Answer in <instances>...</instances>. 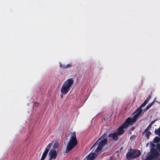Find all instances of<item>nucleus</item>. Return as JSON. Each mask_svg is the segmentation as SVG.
Returning <instances> with one entry per match:
<instances>
[{"instance_id":"9b49d317","label":"nucleus","mask_w":160,"mask_h":160,"mask_svg":"<svg viewBox=\"0 0 160 160\" xmlns=\"http://www.w3.org/2000/svg\"><path fill=\"white\" fill-rule=\"evenodd\" d=\"M150 98H151V96L150 95H149L148 96L147 99L138 108V109H142L141 108L142 107L145 106L146 104H147L148 102L149 99Z\"/></svg>"},{"instance_id":"4468645a","label":"nucleus","mask_w":160,"mask_h":160,"mask_svg":"<svg viewBox=\"0 0 160 160\" xmlns=\"http://www.w3.org/2000/svg\"><path fill=\"white\" fill-rule=\"evenodd\" d=\"M153 141L155 143L159 142L160 141V139L158 137H156L154 139Z\"/></svg>"},{"instance_id":"5701e85b","label":"nucleus","mask_w":160,"mask_h":160,"mask_svg":"<svg viewBox=\"0 0 160 160\" xmlns=\"http://www.w3.org/2000/svg\"><path fill=\"white\" fill-rule=\"evenodd\" d=\"M133 130V128H132V130Z\"/></svg>"},{"instance_id":"20e7f679","label":"nucleus","mask_w":160,"mask_h":160,"mask_svg":"<svg viewBox=\"0 0 160 160\" xmlns=\"http://www.w3.org/2000/svg\"><path fill=\"white\" fill-rule=\"evenodd\" d=\"M73 83V80L72 78L69 79L65 81L63 83L61 90L62 94L63 95L67 94Z\"/></svg>"},{"instance_id":"1a4fd4ad","label":"nucleus","mask_w":160,"mask_h":160,"mask_svg":"<svg viewBox=\"0 0 160 160\" xmlns=\"http://www.w3.org/2000/svg\"><path fill=\"white\" fill-rule=\"evenodd\" d=\"M118 135H119L117 132H115L113 133L109 134L108 137L112 138L114 141H116L118 139Z\"/></svg>"},{"instance_id":"b1692460","label":"nucleus","mask_w":160,"mask_h":160,"mask_svg":"<svg viewBox=\"0 0 160 160\" xmlns=\"http://www.w3.org/2000/svg\"><path fill=\"white\" fill-rule=\"evenodd\" d=\"M133 130V128H132V130Z\"/></svg>"},{"instance_id":"ddd939ff","label":"nucleus","mask_w":160,"mask_h":160,"mask_svg":"<svg viewBox=\"0 0 160 160\" xmlns=\"http://www.w3.org/2000/svg\"><path fill=\"white\" fill-rule=\"evenodd\" d=\"M144 133H145V137L148 139L149 138V135L151 134V132L149 131H147L145 132H144Z\"/></svg>"},{"instance_id":"f8f14e48","label":"nucleus","mask_w":160,"mask_h":160,"mask_svg":"<svg viewBox=\"0 0 160 160\" xmlns=\"http://www.w3.org/2000/svg\"><path fill=\"white\" fill-rule=\"evenodd\" d=\"M72 67V65L71 64H68L67 65L62 64L61 63H60V67L62 69H66Z\"/></svg>"},{"instance_id":"f257e3e1","label":"nucleus","mask_w":160,"mask_h":160,"mask_svg":"<svg viewBox=\"0 0 160 160\" xmlns=\"http://www.w3.org/2000/svg\"><path fill=\"white\" fill-rule=\"evenodd\" d=\"M107 141V133L106 132L104 133L94 143L91 148L95 147L98 145V147L96 149L95 152L97 153L101 151L102 147L105 146L106 144Z\"/></svg>"},{"instance_id":"aec40b11","label":"nucleus","mask_w":160,"mask_h":160,"mask_svg":"<svg viewBox=\"0 0 160 160\" xmlns=\"http://www.w3.org/2000/svg\"><path fill=\"white\" fill-rule=\"evenodd\" d=\"M155 122V120L153 121H152V122H151V123H150V124L152 125V124H153V123Z\"/></svg>"},{"instance_id":"6e6552de","label":"nucleus","mask_w":160,"mask_h":160,"mask_svg":"<svg viewBox=\"0 0 160 160\" xmlns=\"http://www.w3.org/2000/svg\"><path fill=\"white\" fill-rule=\"evenodd\" d=\"M52 145V143H50L48 145L42 154L40 160H44L45 158Z\"/></svg>"},{"instance_id":"a211bd4d","label":"nucleus","mask_w":160,"mask_h":160,"mask_svg":"<svg viewBox=\"0 0 160 160\" xmlns=\"http://www.w3.org/2000/svg\"><path fill=\"white\" fill-rule=\"evenodd\" d=\"M58 145L57 143H55L54 144L53 146V148L52 149L55 150V149L58 148Z\"/></svg>"},{"instance_id":"4be33fe9","label":"nucleus","mask_w":160,"mask_h":160,"mask_svg":"<svg viewBox=\"0 0 160 160\" xmlns=\"http://www.w3.org/2000/svg\"><path fill=\"white\" fill-rule=\"evenodd\" d=\"M133 130V128H132V130Z\"/></svg>"},{"instance_id":"2eb2a0df","label":"nucleus","mask_w":160,"mask_h":160,"mask_svg":"<svg viewBox=\"0 0 160 160\" xmlns=\"http://www.w3.org/2000/svg\"><path fill=\"white\" fill-rule=\"evenodd\" d=\"M155 133L156 134L160 135V127L158 129L155 130Z\"/></svg>"},{"instance_id":"dca6fc26","label":"nucleus","mask_w":160,"mask_h":160,"mask_svg":"<svg viewBox=\"0 0 160 160\" xmlns=\"http://www.w3.org/2000/svg\"><path fill=\"white\" fill-rule=\"evenodd\" d=\"M155 101H153L151 103L149 104L147 106L146 108L147 109H149L154 103Z\"/></svg>"},{"instance_id":"f03ea898","label":"nucleus","mask_w":160,"mask_h":160,"mask_svg":"<svg viewBox=\"0 0 160 160\" xmlns=\"http://www.w3.org/2000/svg\"><path fill=\"white\" fill-rule=\"evenodd\" d=\"M151 147L150 153L147 155L144 160H160L159 156L160 154L154 148L155 145L152 143L150 144Z\"/></svg>"},{"instance_id":"39448f33","label":"nucleus","mask_w":160,"mask_h":160,"mask_svg":"<svg viewBox=\"0 0 160 160\" xmlns=\"http://www.w3.org/2000/svg\"><path fill=\"white\" fill-rule=\"evenodd\" d=\"M141 152L137 149L129 150L126 154V157L128 160H130L132 159L136 158L141 155Z\"/></svg>"},{"instance_id":"f3484780","label":"nucleus","mask_w":160,"mask_h":160,"mask_svg":"<svg viewBox=\"0 0 160 160\" xmlns=\"http://www.w3.org/2000/svg\"><path fill=\"white\" fill-rule=\"evenodd\" d=\"M152 125L150 124L147 127V128L144 131V132H145L149 130L151 128Z\"/></svg>"},{"instance_id":"6ab92c4d","label":"nucleus","mask_w":160,"mask_h":160,"mask_svg":"<svg viewBox=\"0 0 160 160\" xmlns=\"http://www.w3.org/2000/svg\"><path fill=\"white\" fill-rule=\"evenodd\" d=\"M157 149L160 152V144H157L156 147Z\"/></svg>"},{"instance_id":"423d86ee","label":"nucleus","mask_w":160,"mask_h":160,"mask_svg":"<svg viewBox=\"0 0 160 160\" xmlns=\"http://www.w3.org/2000/svg\"><path fill=\"white\" fill-rule=\"evenodd\" d=\"M142 111V109H138V112L134 115L133 118L129 117L127 119L126 121L130 126L132 125L136 122L137 119L141 114Z\"/></svg>"},{"instance_id":"7ed1b4c3","label":"nucleus","mask_w":160,"mask_h":160,"mask_svg":"<svg viewBox=\"0 0 160 160\" xmlns=\"http://www.w3.org/2000/svg\"><path fill=\"white\" fill-rule=\"evenodd\" d=\"M77 144V141L75 132L72 134L70 140L68 143L65 152L67 153L71 151Z\"/></svg>"},{"instance_id":"9d476101","label":"nucleus","mask_w":160,"mask_h":160,"mask_svg":"<svg viewBox=\"0 0 160 160\" xmlns=\"http://www.w3.org/2000/svg\"><path fill=\"white\" fill-rule=\"evenodd\" d=\"M98 155L95 152L91 153L87 156V158L88 160H93Z\"/></svg>"},{"instance_id":"0eeeda50","label":"nucleus","mask_w":160,"mask_h":160,"mask_svg":"<svg viewBox=\"0 0 160 160\" xmlns=\"http://www.w3.org/2000/svg\"><path fill=\"white\" fill-rule=\"evenodd\" d=\"M130 125L126 121L118 129L117 133L119 135H121L123 134L125 132L123 129L128 127Z\"/></svg>"},{"instance_id":"412c9836","label":"nucleus","mask_w":160,"mask_h":160,"mask_svg":"<svg viewBox=\"0 0 160 160\" xmlns=\"http://www.w3.org/2000/svg\"><path fill=\"white\" fill-rule=\"evenodd\" d=\"M60 97H61V98H63V95H60Z\"/></svg>"}]
</instances>
